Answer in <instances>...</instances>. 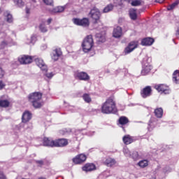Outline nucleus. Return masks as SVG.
Returning a JSON list of instances; mask_svg holds the SVG:
<instances>
[{
    "mask_svg": "<svg viewBox=\"0 0 179 179\" xmlns=\"http://www.w3.org/2000/svg\"><path fill=\"white\" fill-rule=\"evenodd\" d=\"M117 111L115 101L113 98H108L101 106V113L103 114H115Z\"/></svg>",
    "mask_w": 179,
    "mask_h": 179,
    "instance_id": "nucleus-1",
    "label": "nucleus"
},
{
    "mask_svg": "<svg viewBox=\"0 0 179 179\" xmlns=\"http://www.w3.org/2000/svg\"><path fill=\"white\" fill-rule=\"evenodd\" d=\"M42 97V93L34 92L29 94L28 99L30 103H32V105L35 108H40V107H42L43 104V103L41 102Z\"/></svg>",
    "mask_w": 179,
    "mask_h": 179,
    "instance_id": "nucleus-2",
    "label": "nucleus"
},
{
    "mask_svg": "<svg viewBox=\"0 0 179 179\" xmlns=\"http://www.w3.org/2000/svg\"><path fill=\"white\" fill-rule=\"evenodd\" d=\"M94 44L93 36L92 35L87 36L82 43L83 51H84V52H89L93 48Z\"/></svg>",
    "mask_w": 179,
    "mask_h": 179,
    "instance_id": "nucleus-3",
    "label": "nucleus"
},
{
    "mask_svg": "<svg viewBox=\"0 0 179 179\" xmlns=\"http://www.w3.org/2000/svg\"><path fill=\"white\" fill-rule=\"evenodd\" d=\"M148 59H149V57H145L143 60V69L141 71V74L143 76H145V75H148V73H149L153 68L150 63H146V61H148Z\"/></svg>",
    "mask_w": 179,
    "mask_h": 179,
    "instance_id": "nucleus-4",
    "label": "nucleus"
},
{
    "mask_svg": "<svg viewBox=\"0 0 179 179\" xmlns=\"http://www.w3.org/2000/svg\"><path fill=\"white\" fill-rule=\"evenodd\" d=\"M73 22L74 24H76L77 26H82L83 27H89V25L90 24L89 19L86 17L83 19L73 18Z\"/></svg>",
    "mask_w": 179,
    "mask_h": 179,
    "instance_id": "nucleus-5",
    "label": "nucleus"
},
{
    "mask_svg": "<svg viewBox=\"0 0 179 179\" xmlns=\"http://www.w3.org/2000/svg\"><path fill=\"white\" fill-rule=\"evenodd\" d=\"M89 16L92 19V20H94V23H97L99 20H100V16H101V14L99 9L93 8L90 10Z\"/></svg>",
    "mask_w": 179,
    "mask_h": 179,
    "instance_id": "nucleus-6",
    "label": "nucleus"
},
{
    "mask_svg": "<svg viewBox=\"0 0 179 179\" xmlns=\"http://www.w3.org/2000/svg\"><path fill=\"white\" fill-rule=\"evenodd\" d=\"M154 87L159 93H164V94H170V87L164 84L156 85Z\"/></svg>",
    "mask_w": 179,
    "mask_h": 179,
    "instance_id": "nucleus-7",
    "label": "nucleus"
},
{
    "mask_svg": "<svg viewBox=\"0 0 179 179\" xmlns=\"http://www.w3.org/2000/svg\"><path fill=\"white\" fill-rule=\"evenodd\" d=\"M87 159V157H86L85 154H80L73 158L72 162L74 164H82V163H85V162H86Z\"/></svg>",
    "mask_w": 179,
    "mask_h": 179,
    "instance_id": "nucleus-8",
    "label": "nucleus"
},
{
    "mask_svg": "<svg viewBox=\"0 0 179 179\" xmlns=\"http://www.w3.org/2000/svg\"><path fill=\"white\" fill-rule=\"evenodd\" d=\"M135 48H138V41H133L129 43L127 47L124 49V54H129L132 52Z\"/></svg>",
    "mask_w": 179,
    "mask_h": 179,
    "instance_id": "nucleus-9",
    "label": "nucleus"
},
{
    "mask_svg": "<svg viewBox=\"0 0 179 179\" xmlns=\"http://www.w3.org/2000/svg\"><path fill=\"white\" fill-rule=\"evenodd\" d=\"M152 87L146 86L141 91V95L143 99H146L147 97H150L152 96Z\"/></svg>",
    "mask_w": 179,
    "mask_h": 179,
    "instance_id": "nucleus-10",
    "label": "nucleus"
},
{
    "mask_svg": "<svg viewBox=\"0 0 179 179\" xmlns=\"http://www.w3.org/2000/svg\"><path fill=\"white\" fill-rule=\"evenodd\" d=\"M68 139L59 138L55 141V148H65V146H68Z\"/></svg>",
    "mask_w": 179,
    "mask_h": 179,
    "instance_id": "nucleus-11",
    "label": "nucleus"
},
{
    "mask_svg": "<svg viewBox=\"0 0 179 179\" xmlns=\"http://www.w3.org/2000/svg\"><path fill=\"white\" fill-rule=\"evenodd\" d=\"M18 61L22 64H31L33 62V57L29 55H24L19 57Z\"/></svg>",
    "mask_w": 179,
    "mask_h": 179,
    "instance_id": "nucleus-12",
    "label": "nucleus"
},
{
    "mask_svg": "<svg viewBox=\"0 0 179 179\" xmlns=\"http://www.w3.org/2000/svg\"><path fill=\"white\" fill-rule=\"evenodd\" d=\"M76 79H79V80H89L90 76L85 72H77L75 73Z\"/></svg>",
    "mask_w": 179,
    "mask_h": 179,
    "instance_id": "nucleus-13",
    "label": "nucleus"
},
{
    "mask_svg": "<svg viewBox=\"0 0 179 179\" xmlns=\"http://www.w3.org/2000/svg\"><path fill=\"white\" fill-rule=\"evenodd\" d=\"M35 62L36 65L40 67L41 71H44L45 72H47V65H45V63H44V61L43 59L36 58L35 59Z\"/></svg>",
    "mask_w": 179,
    "mask_h": 179,
    "instance_id": "nucleus-14",
    "label": "nucleus"
},
{
    "mask_svg": "<svg viewBox=\"0 0 179 179\" xmlns=\"http://www.w3.org/2000/svg\"><path fill=\"white\" fill-rule=\"evenodd\" d=\"M43 145L49 146L50 148H55V141L50 138L45 137L43 138Z\"/></svg>",
    "mask_w": 179,
    "mask_h": 179,
    "instance_id": "nucleus-15",
    "label": "nucleus"
},
{
    "mask_svg": "<svg viewBox=\"0 0 179 179\" xmlns=\"http://www.w3.org/2000/svg\"><path fill=\"white\" fill-rule=\"evenodd\" d=\"M31 120V113H30L29 110H26L22 114V122L26 124V122H29Z\"/></svg>",
    "mask_w": 179,
    "mask_h": 179,
    "instance_id": "nucleus-16",
    "label": "nucleus"
},
{
    "mask_svg": "<svg viewBox=\"0 0 179 179\" xmlns=\"http://www.w3.org/2000/svg\"><path fill=\"white\" fill-rule=\"evenodd\" d=\"M113 36L115 38H120L122 36V28L117 27L113 29Z\"/></svg>",
    "mask_w": 179,
    "mask_h": 179,
    "instance_id": "nucleus-17",
    "label": "nucleus"
},
{
    "mask_svg": "<svg viewBox=\"0 0 179 179\" xmlns=\"http://www.w3.org/2000/svg\"><path fill=\"white\" fill-rule=\"evenodd\" d=\"M12 43V38L9 36H6L3 41H2L0 43L1 48H5L7 45H9Z\"/></svg>",
    "mask_w": 179,
    "mask_h": 179,
    "instance_id": "nucleus-18",
    "label": "nucleus"
},
{
    "mask_svg": "<svg viewBox=\"0 0 179 179\" xmlns=\"http://www.w3.org/2000/svg\"><path fill=\"white\" fill-rule=\"evenodd\" d=\"M61 55H62V52L61 51V49H55L53 51L52 59H53V61H58Z\"/></svg>",
    "mask_w": 179,
    "mask_h": 179,
    "instance_id": "nucleus-19",
    "label": "nucleus"
},
{
    "mask_svg": "<svg viewBox=\"0 0 179 179\" xmlns=\"http://www.w3.org/2000/svg\"><path fill=\"white\" fill-rule=\"evenodd\" d=\"M93 170H96V165H94V164H86L83 167V171H93Z\"/></svg>",
    "mask_w": 179,
    "mask_h": 179,
    "instance_id": "nucleus-20",
    "label": "nucleus"
},
{
    "mask_svg": "<svg viewBox=\"0 0 179 179\" xmlns=\"http://www.w3.org/2000/svg\"><path fill=\"white\" fill-rule=\"evenodd\" d=\"M155 43V39L152 38H145L142 40L141 45H152Z\"/></svg>",
    "mask_w": 179,
    "mask_h": 179,
    "instance_id": "nucleus-21",
    "label": "nucleus"
},
{
    "mask_svg": "<svg viewBox=\"0 0 179 179\" xmlns=\"http://www.w3.org/2000/svg\"><path fill=\"white\" fill-rule=\"evenodd\" d=\"M104 163L108 167H113V166H115L117 162L115 159L109 157L105 160Z\"/></svg>",
    "mask_w": 179,
    "mask_h": 179,
    "instance_id": "nucleus-22",
    "label": "nucleus"
},
{
    "mask_svg": "<svg viewBox=\"0 0 179 179\" xmlns=\"http://www.w3.org/2000/svg\"><path fill=\"white\" fill-rule=\"evenodd\" d=\"M128 122H129V120L125 116H121L118 120V124L120 125H127Z\"/></svg>",
    "mask_w": 179,
    "mask_h": 179,
    "instance_id": "nucleus-23",
    "label": "nucleus"
},
{
    "mask_svg": "<svg viewBox=\"0 0 179 179\" xmlns=\"http://www.w3.org/2000/svg\"><path fill=\"white\" fill-rule=\"evenodd\" d=\"M123 142L124 145H130V143L134 142V138L129 135H126L123 137Z\"/></svg>",
    "mask_w": 179,
    "mask_h": 179,
    "instance_id": "nucleus-24",
    "label": "nucleus"
},
{
    "mask_svg": "<svg viewBox=\"0 0 179 179\" xmlns=\"http://www.w3.org/2000/svg\"><path fill=\"white\" fill-rule=\"evenodd\" d=\"M155 114L157 118H162V117H163V108H156L155 110Z\"/></svg>",
    "mask_w": 179,
    "mask_h": 179,
    "instance_id": "nucleus-25",
    "label": "nucleus"
},
{
    "mask_svg": "<svg viewBox=\"0 0 179 179\" xmlns=\"http://www.w3.org/2000/svg\"><path fill=\"white\" fill-rule=\"evenodd\" d=\"M173 80L175 83H179V71L176 70L173 73Z\"/></svg>",
    "mask_w": 179,
    "mask_h": 179,
    "instance_id": "nucleus-26",
    "label": "nucleus"
},
{
    "mask_svg": "<svg viewBox=\"0 0 179 179\" xmlns=\"http://www.w3.org/2000/svg\"><path fill=\"white\" fill-rule=\"evenodd\" d=\"M148 165L149 162L146 159L141 160L138 163V166H139V167H141V169H145V167H148Z\"/></svg>",
    "mask_w": 179,
    "mask_h": 179,
    "instance_id": "nucleus-27",
    "label": "nucleus"
},
{
    "mask_svg": "<svg viewBox=\"0 0 179 179\" xmlns=\"http://www.w3.org/2000/svg\"><path fill=\"white\" fill-rule=\"evenodd\" d=\"M65 10L64 6H57L52 10L53 13H61Z\"/></svg>",
    "mask_w": 179,
    "mask_h": 179,
    "instance_id": "nucleus-28",
    "label": "nucleus"
},
{
    "mask_svg": "<svg viewBox=\"0 0 179 179\" xmlns=\"http://www.w3.org/2000/svg\"><path fill=\"white\" fill-rule=\"evenodd\" d=\"M13 2L16 6L18 8H22V6H24V2L23 0H13Z\"/></svg>",
    "mask_w": 179,
    "mask_h": 179,
    "instance_id": "nucleus-29",
    "label": "nucleus"
},
{
    "mask_svg": "<svg viewBox=\"0 0 179 179\" xmlns=\"http://www.w3.org/2000/svg\"><path fill=\"white\" fill-rule=\"evenodd\" d=\"M129 15L132 20H136L138 15H136V11L135 10H131L129 11Z\"/></svg>",
    "mask_w": 179,
    "mask_h": 179,
    "instance_id": "nucleus-30",
    "label": "nucleus"
},
{
    "mask_svg": "<svg viewBox=\"0 0 179 179\" xmlns=\"http://www.w3.org/2000/svg\"><path fill=\"white\" fill-rule=\"evenodd\" d=\"M114 6L113 4H109L106 7L104 8L103 9V13H108V12H111L113 10Z\"/></svg>",
    "mask_w": 179,
    "mask_h": 179,
    "instance_id": "nucleus-31",
    "label": "nucleus"
},
{
    "mask_svg": "<svg viewBox=\"0 0 179 179\" xmlns=\"http://www.w3.org/2000/svg\"><path fill=\"white\" fill-rule=\"evenodd\" d=\"M83 99L85 103H90L92 101V98H90V95H89V94H84Z\"/></svg>",
    "mask_w": 179,
    "mask_h": 179,
    "instance_id": "nucleus-32",
    "label": "nucleus"
},
{
    "mask_svg": "<svg viewBox=\"0 0 179 179\" xmlns=\"http://www.w3.org/2000/svg\"><path fill=\"white\" fill-rule=\"evenodd\" d=\"M0 107H9V102L8 100H0Z\"/></svg>",
    "mask_w": 179,
    "mask_h": 179,
    "instance_id": "nucleus-33",
    "label": "nucleus"
},
{
    "mask_svg": "<svg viewBox=\"0 0 179 179\" xmlns=\"http://www.w3.org/2000/svg\"><path fill=\"white\" fill-rule=\"evenodd\" d=\"M72 132V129H63L60 130L61 135H67V134H71Z\"/></svg>",
    "mask_w": 179,
    "mask_h": 179,
    "instance_id": "nucleus-34",
    "label": "nucleus"
},
{
    "mask_svg": "<svg viewBox=\"0 0 179 179\" xmlns=\"http://www.w3.org/2000/svg\"><path fill=\"white\" fill-rule=\"evenodd\" d=\"M6 21L8 23H12V22H13V17H12V15H10L9 13H6Z\"/></svg>",
    "mask_w": 179,
    "mask_h": 179,
    "instance_id": "nucleus-35",
    "label": "nucleus"
},
{
    "mask_svg": "<svg viewBox=\"0 0 179 179\" xmlns=\"http://www.w3.org/2000/svg\"><path fill=\"white\" fill-rule=\"evenodd\" d=\"M142 3V1L141 0H135L131 2L132 6H139Z\"/></svg>",
    "mask_w": 179,
    "mask_h": 179,
    "instance_id": "nucleus-36",
    "label": "nucleus"
},
{
    "mask_svg": "<svg viewBox=\"0 0 179 179\" xmlns=\"http://www.w3.org/2000/svg\"><path fill=\"white\" fill-rule=\"evenodd\" d=\"M130 156L134 159V160H138V157H139V155L136 151L133 152V153Z\"/></svg>",
    "mask_w": 179,
    "mask_h": 179,
    "instance_id": "nucleus-37",
    "label": "nucleus"
},
{
    "mask_svg": "<svg viewBox=\"0 0 179 179\" xmlns=\"http://www.w3.org/2000/svg\"><path fill=\"white\" fill-rule=\"evenodd\" d=\"M177 5H178V3L175 2V3H172L171 5H170L169 6H168L167 9L169 10H173V9H174L177 6Z\"/></svg>",
    "mask_w": 179,
    "mask_h": 179,
    "instance_id": "nucleus-38",
    "label": "nucleus"
},
{
    "mask_svg": "<svg viewBox=\"0 0 179 179\" xmlns=\"http://www.w3.org/2000/svg\"><path fill=\"white\" fill-rule=\"evenodd\" d=\"M39 29L42 33H45L47 31V27H45V25L44 24H41L39 27Z\"/></svg>",
    "mask_w": 179,
    "mask_h": 179,
    "instance_id": "nucleus-39",
    "label": "nucleus"
},
{
    "mask_svg": "<svg viewBox=\"0 0 179 179\" xmlns=\"http://www.w3.org/2000/svg\"><path fill=\"white\" fill-rule=\"evenodd\" d=\"M44 3H45V5H50L52 6L54 5V1L52 0H43Z\"/></svg>",
    "mask_w": 179,
    "mask_h": 179,
    "instance_id": "nucleus-40",
    "label": "nucleus"
},
{
    "mask_svg": "<svg viewBox=\"0 0 179 179\" xmlns=\"http://www.w3.org/2000/svg\"><path fill=\"white\" fill-rule=\"evenodd\" d=\"M0 179H8L6 175L2 171H0Z\"/></svg>",
    "mask_w": 179,
    "mask_h": 179,
    "instance_id": "nucleus-41",
    "label": "nucleus"
},
{
    "mask_svg": "<svg viewBox=\"0 0 179 179\" xmlns=\"http://www.w3.org/2000/svg\"><path fill=\"white\" fill-rule=\"evenodd\" d=\"M5 76V71L2 68L0 67V79H2V78Z\"/></svg>",
    "mask_w": 179,
    "mask_h": 179,
    "instance_id": "nucleus-42",
    "label": "nucleus"
},
{
    "mask_svg": "<svg viewBox=\"0 0 179 179\" xmlns=\"http://www.w3.org/2000/svg\"><path fill=\"white\" fill-rule=\"evenodd\" d=\"M6 85L2 80H0V90H2L5 87Z\"/></svg>",
    "mask_w": 179,
    "mask_h": 179,
    "instance_id": "nucleus-43",
    "label": "nucleus"
},
{
    "mask_svg": "<svg viewBox=\"0 0 179 179\" xmlns=\"http://www.w3.org/2000/svg\"><path fill=\"white\" fill-rule=\"evenodd\" d=\"M36 163L38 164H41V166H43V164H44V163H45V159L36 161Z\"/></svg>",
    "mask_w": 179,
    "mask_h": 179,
    "instance_id": "nucleus-44",
    "label": "nucleus"
},
{
    "mask_svg": "<svg viewBox=\"0 0 179 179\" xmlns=\"http://www.w3.org/2000/svg\"><path fill=\"white\" fill-rule=\"evenodd\" d=\"M54 76V74H52V73H46V77L47 78H52Z\"/></svg>",
    "mask_w": 179,
    "mask_h": 179,
    "instance_id": "nucleus-45",
    "label": "nucleus"
},
{
    "mask_svg": "<svg viewBox=\"0 0 179 179\" xmlns=\"http://www.w3.org/2000/svg\"><path fill=\"white\" fill-rule=\"evenodd\" d=\"M176 36L177 38H179V28H178V29L176 30Z\"/></svg>",
    "mask_w": 179,
    "mask_h": 179,
    "instance_id": "nucleus-46",
    "label": "nucleus"
},
{
    "mask_svg": "<svg viewBox=\"0 0 179 179\" xmlns=\"http://www.w3.org/2000/svg\"><path fill=\"white\" fill-rule=\"evenodd\" d=\"M157 3H163L164 2V0H156L155 1Z\"/></svg>",
    "mask_w": 179,
    "mask_h": 179,
    "instance_id": "nucleus-47",
    "label": "nucleus"
},
{
    "mask_svg": "<svg viewBox=\"0 0 179 179\" xmlns=\"http://www.w3.org/2000/svg\"><path fill=\"white\" fill-rule=\"evenodd\" d=\"M25 10H26V13L27 14L30 13V8H26Z\"/></svg>",
    "mask_w": 179,
    "mask_h": 179,
    "instance_id": "nucleus-48",
    "label": "nucleus"
},
{
    "mask_svg": "<svg viewBox=\"0 0 179 179\" xmlns=\"http://www.w3.org/2000/svg\"><path fill=\"white\" fill-rule=\"evenodd\" d=\"M51 22H52V19L49 18V19L48 20V24H50V23H51Z\"/></svg>",
    "mask_w": 179,
    "mask_h": 179,
    "instance_id": "nucleus-49",
    "label": "nucleus"
},
{
    "mask_svg": "<svg viewBox=\"0 0 179 179\" xmlns=\"http://www.w3.org/2000/svg\"><path fill=\"white\" fill-rule=\"evenodd\" d=\"M34 38H36V37L31 36V40H34Z\"/></svg>",
    "mask_w": 179,
    "mask_h": 179,
    "instance_id": "nucleus-50",
    "label": "nucleus"
},
{
    "mask_svg": "<svg viewBox=\"0 0 179 179\" xmlns=\"http://www.w3.org/2000/svg\"><path fill=\"white\" fill-rule=\"evenodd\" d=\"M2 13V9L0 8V15Z\"/></svg>",
    "mask_w": 179,
    "mask_h": 179,
    "instance_id": "nucleus-51",
    "label": "nucleus"
}]
</instances>
